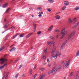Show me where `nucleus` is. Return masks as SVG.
<instances>
[{"instance_id":"obj_1","label":"nucleus","mask_w":79,"mask_h":79,"mask_svg":"<svg viewBox=\"0 0 79 79\" xmlns=\"http://www.w3.org/2000/svg\"><path fill=\"white\" fill-rule=\"evenodd\" d=\"M67 33H68V31H66V29H65V28H63L60 32V34L62 35V37L60 38V39H63L64 36L67 34Z\"/></svg>"},{"instance_id":"obj_2","label":"nucleus","mask_w":79,"mask_h":79,"mask_svg":"<svg viewBox=\"0 0 79 79\" xmlns=\"http://www.w3.org/2000/svg\"><path fill=\"white\" fill-rule=\"evenodd\" d=\"M61 54V53L59 52L58 50H57L56 52V54L54 55H53L54 54H51V57L53 58L56 59L57 58V57H58V56L59 57H60Z\"/></svg>"},{"instance_id":"obj_3","label":"nucleus","mask_w":79,"mask_h":79,"mask_svg":"<svg viewBox=\"0 0 79 79\" xmlns=\"http://www.w3.org/2000/svg\"><path fill=\"white\" fill-rule=\"evenodd\" d=\"M57 72V69H56V67H55L53 68L51 71H49L48 74H52V73H56Z\"/></svg>"},{"instance_id":"obj_4","label":"nucleus","mask_w":79,"mask_h":79,"mask_svg":"<svg viewBox=\"0 0 79 79\" xmlns=\"http://www.w3.org/2000/svg\"><path fill=\"white\" fill-rule=\"evenodd\" d=\"M69 64V61H66L64 62V64L63 65V69L68 68Z\"/></svg>"},{"instance_id":"obj_5","label":"nucleus","mask_w":79,"mask_h":79,"mask_svg":"<svg viewBox=\"0 0 79 79\" xmlns=\"http://www.w3.org/2000/svg\"><path fill=\"white\" fill-rule=\"evenodd\" d=\"M53 49L52 50V51L51 52L52 55H54V53H55V52H56V47H55V44L53 45Z\"/></svg>"},{"instance_id":"obj_6","label":"nucleus","mask_w":79,"mask_h":79,"mask_svg":"<svg viewBox=\"0 0 79 79\" xmlns=\"http://www.w3.org/2000/svg\"><path fill=\"white\" fill-rule=\"evenodd\" d=\"M67 42H68V41L67 40H66L63 43L62 46L60 48V50L61 51L62 50H63V47H64V46L65 45H66V44Z\"/></svg>"},{"instance_id":"obj_7","label":"nucleus","mask_w":79,"mask_h":79,"mask_svg":"<svg viewBox=\"0 0 79 79\" xmlns=\"http://www.w3.org/2000/svg\"><path fill=\"white\" fill-rule=\"evenodd\" d=\"M76 32V31H73V32L70 34V35H69V38H68V40H69L74 35V34H75Z\"/></svg>"},{"instance_id":"obj_8","label":"nucleus","mask_w":79,"mask_h":79,"mask_svg":"<svg viewBox=\"0 0 79 79\" xmlns=\"http://www.w3.org/2000/svg\"><path fill=\"white\" fill-rule=\"evenodd\" d=\"M0 61H2V62L1 63V64H2L4 63V61H7V59L2 58L0 60Z\"/></svg>"},{"instance_id":"obj_9","label":"nucleus","mask_w":79,"mask_h":79,"mask_svg":"<svg viewBox=\"0 0 79 79\" xmlns=\"http://www.w3.org/2000/svg\"><path fill=\"white\" fill-rule=\"evenodd\" d=\"M42 58L44 61H45V60H46V59H47V55L44 56V54H43L42 55Z\"/></svg>"},{"instance_id":"obj_10","label":"nucleus","mask_w":79,"mask_h":79,"mask_svg":"<svg viewBox=\"0 0 79 79\" xmlns=\"http://www.w3.org/2000/svg\"><path fill=\"white\" fill-rule=\"evenodd\" d=\"M64 5L67 6V5H69V2L66 1H65L64 2Z\"/></svg>"},{"instance_id":"obj_11","label":"nucleus","mask_w":79,"mask_h":79,"mask_svg":"<svg viewBox=\"0 0 79 79\" xmlns=\"http://www.w3.org/2000/svg\"><path fill=\"white\" fill-rule=\"evenodd\" d=\"M53 28V26L51 25L50 27H49L48 28V31H51L52 30V29Z\"/></svg>"},{"instance_id":"obj_12","label":"nucleus","mask_w":79,"mask_h":79,"mask_svg":"<svg viewBox=\"0 0 79 79\" xmlns=\"http://www.w3.org/2000/svg\"><path fill=\"white\" fill-rule=\"evenodd\" d=\"M32 34V33H29L28 35H27V36H26V38H29L31 35Z\"/></svg>"},{"instance_id":"obj_13","label":"nucleus","mask_w":79,"mask_h":79,"mask_svg":"<svg viewBox=\"0 0 79 79\" xmlns=\"http://www.w3.org/2000/svg\"><path fill=\"white\" fill-rule=\"evenodd\" d=\"M55 18L56 19H60V16L59 15H57L55 16Z\"/></svg>"},{"instance_id":"obj_14","label":"nucleus","mask_w":79,"mask_h":79,"mask_svg":"<svg viewBox=\"0 0 79 79\" xmlns=\"http://www.w3.org/2000/svg\"><path fill=\"white\" fill-rule=\"evenodd\" d=\"M7 6H8V3H6L5 4H4L2 6V7L3 8H5L6 7H7Z\"/></svg>"},{"instance_id":"obj_15","label":"nucleus","mask_w":79,"mask_h":79,"mask_svg":"<svg viewBox=\"0 0 79 79\" xmlns=\"http://www.w3.org/2000/svg\"><path fill=\"white\" fill-rule=\"evenodd\" d=\"M45 77V75H43V74H42V75H40V79H42L43 77Z\"/></svg>"},{"instance_id":"obj_16","label":"nucleus","mask_w":79,"mask_h":79,"mask_svg":"<svg viewBox=\"0 0 79 79\" xmlns=\"http://www.w3.org/2000/svg\"><path fill=\"white\" fill-rule=\"evenodd\" d=\"M15 50H16V48L15 47H13L12 48V49L10 50V52H13V51H14Z\"/></svg>"},{"instance_id":"obj_17","label":"nucleus","mask_w":79,"mask_h":79,"mask_svg":"<svg viewBox=\"0 0 79 79\" xmlns=\"http://www.w3.org/2000/svg\"><path fill=\"white\" fill-rule=\"evenodd\" d=\"M69 24H71L73 22V21H72V20L71 19V18H69Z\"/></svg>"},{"instance_id":"obj_18","label":"nucleus","mask_w":79,"mask_h":79,"mask_svg":"<svg viewBox=\"0 0 79 79\" xmlns=\"http://www.w3.org/2000/svg\"><path fill=\"white\" fill-rule=\"evenodd\" d=\"M76 19H77L76 18H74L73 19V21H72L73 23H76V22L77 21V20H76Z\"/></svg>"},{"instance_id":"obj_19","label":"nucleus","mask_w":79,"mask_h":79,"mask_svg":"<svg viewBox=\"0 0 79 79\" xmlns=\"http://www.w3.org/2000/svg\"><path fill=\"white\" fill-rule=\"evenodd\" d=\"M48 2L49 3H52L54 2V0H48Z\"/></svg>"},{"instance_id":"obj_20","label":"nucleus","mask_w":79,"mask_h":79,"mask_svg":"<svg viewBox=\"0 0 79 79\" xmlns=\"http://www.w3.org/2000/svg\"><path fill=\"white\" fill-rule=\"evenodd\" d=\"M36 26H37V24H33L34 29H36Z\"/></svg>"},{"instance_id":"obj_21","label":"nucleus","mask_w":79,"mask_h":79,"mask_svg":"<svg viewBox=\"0 0 79 79\" xmlns=\"http://www.w3.org/2000/svg\"><path fill=\"white\" fill-rule=\"evenodd\" d=\"M45 69L44 68H41L40 69H39V70L40 71H44V70H45Z\"/></svg>"},{"instance_id":"obj_22","label":"nucleus","mask_w":79,"mask_h":79,"mask_svg":"<svg viewBox=\"0 0 79 79\" xmlns=\"http://www.w3.org/2000/svg\"><path fill=\"white\" fill-rule=\"evenodd\" d=\"M19 35V33H17L16 34V35H14L13 37V38H12V39H14L16 37V36H17V35Z\"/></svg>"},{"instance_id":"obj_23","label":"nucleus","mask_w":79,"mask_h":79,"mask_svg":"<svg viewBox=\"0 0 79 79\" xmlns=\"http://www.w3.org/2000/svg\"><path fill=\"white\" fill-rule=\"evenodd\" d=\"M61 66L60 65L58 67L57 69L56 68V69H57V70H58V69H61Z\"/></svg>"},{"instance_id":"obj_24","label":"nucleus","mask_w":79,"mask_h":79,"mask_svg":"<svg viewBox=\"0 0 79 79\" xmlns=\"http://www.w3.org/2000/svg\"><path fill=\"white\" fill-rule=\"evenodd\" d=\"M79 56V50L77 52L76 56Z\"/></svg>"},{"instance_id":"obj_25","label":"nucleus","mask_w":79,"mask_h":79,"mask_svg":"<svg viewBox=\"0 0 79 79\" xmlns=\"http://www.w3.org/2000/svg\"><path fill=\"white\" fill-rule=\"evenodd\" d=\"M54 32H59L60 31L57 29H56L54 30Z\"/></svg>"},{"instance_id":"obj_26","label":"nucleus","mask_w":79,"mask_h":79,"mask_svg":"<svg viewBox=\"0 0 79 79\" xmlns=\"http://www.w3.org/2000/svg\"><path fill=\"white\" fill-rule=\"evenodd\" d=\"M74 74V73H73V72H72L70 74V76L69 77H72V76H73V74Z\"/></svg>"},{"instance_id":"obj_27","label":"nucleus","mask_w":79,"mask_h":79,"mask_svg":"<svg viewBox=\"0 0 79 79\" xmlns=\"http://www.w3.org/2000/svg\"><path fill=\"white\" fill-rule=\"evenodd\" d=\"M65 8H66V6H64L62 8V11H63L65 9Z\"/></svg>"},{"instance_id":"obj_28","label":"nucleus","mask_w":79,"mask_h":79,"mask_svg":"<svg viewBox=\"0 0 79 79\" xmlns=\"http://www.w3.org/2000/svg\"><path fill=\"white\" fill-rule=\"evenodd\" d=\"M24 36V34H23L20 35V37H23Z\"/></svg>"},{"instance_id":"obj_29","label":"nucleus","mask_w":79,"mask_h":79,"mask_svg":"<svg viewBox=\"0 0 79 79\" xmlns=\"http://www.w3.org/2000/svg\"><path fill=\"white\" fill-rule=\"evenodd\" d=\"M47 52V48H46L44 49V53H46Z\"/></svg>"},{"instance_id":"obj_30","label":"nucleus","mask_w":79,"mask_h":79,"mask_svg":"<svg viewBox=\"0 0 79 79\" xmlns=\"http://www.w3.org/2000/svg\"><path fill=\"white\" fill-rule=\"evenodd\" d=\"M10 8H9L7 9V10L6 11V13H8V11L10 10Z\"/></svg>"},{"instance_id":"obj_31","label":"nucleus","mask_w":79,"mask_h":79,"mask_svg":"<svg viewBox=\"0 0 79 79\" xmlns=\"http://www.w3.org/2000/svg\"><path fill=\"white\" fill-rule=\"evenodd\" d=\"M4 48H5V47L3 46L2 48H0V51H1V50H3L4 49Z\"/></svg>"},{"instance_id":"obj_32","label":"nucleus","mask_w":79,"mask_h":79,"mask_svg":"<svg viewBox=\"0 0 79 79\" xmlns=\"http://www.w3.org/2000/svg\"><path fill=\"white\" fill-rule=\"evenodd\" d=\"M8 26L7 25H5L4 26V27L3 28H7L8 27Z\"/></svg>"},{"instance_id":"obj_33","label":"nucleus","mask_w":79,"mask_h":79,"mask_svg":"<svg viewBox=\"0 0 79 79\" xmlns=\"http://www.w3.org/2000/svg\"><path fill=\"white\" fill-rule=\"evenodd\" d=\"M33 60H35V55L34 54L33 56Z\"/></svg>"},{"instance_id":"obj_34","label":"nucleus","mask_w":79,"mask_h":79,"mask_svg":"<svg viewBox=\"0 0 79 79\" xmlns=\"http://www.w3.org/2000/svg\"><path fill=\"white\" fill-rule=\"evenodd\" d=\"M79 9V7L76 6L75 8V10H76V11H77V10H78Z\"/></svg>"},{"instance_id":"obj_35","label":"nucleus","mask_w":79,"mask_h":79,"mask_svg":"<svg viewBox=\"0 0 79 79\" xmlns=\"http://www.w3.org/2000/svg\"><path fill=\"white\" fill-rule=\"evenodd\" d=\"M30 74H32V69H31L30 70Z\"/></svg>"},{"instance_id":"obj_36","label":"nucleus","mask_w":79,"mask_h":79,"mask_svg":"<svg viewBox=\"0 0 79 79\" xmlns=\"http://www.w3.org/2000/svg\"><path fill=\"white\" fill-rule=\"evenodd\" d=\"M42 33V32H41V31H38L37 32V34H38V35H39L40 34Z\"/></svg>"},{"instance_id":"obj_37","label":"nucleus","mask_w":79,"mask_h":79,"mask_svg":"<svg viewBox=\"0 0 79 79\" xmlns=\"http://www.w3.org/2000/svg\"><path fill=\"white\" fill-rule=\"evenodd\" d=\"M55 43V42L51 41V44H53L54 45V44Z\"/></svg>"},{"instance_id":"obj_38","label":"nucleus","mask_w":79,"mask_h":79,"mask_svg":"<svg viewBox=\"0 0 79 79\" xmlns=\"http://www.w3.org/2000/svg\"><path fill=\"white\" fill-rule=\"evenodd\" d=\"M47 61L48 63H50V59H47Z\"/></svg>"},{"instance_id":"obj_39","label":"nucleus","mask_w":79,"mask_h":79,"mask_svg":"<svg viewBox=\"0 0 79 79\" xmlns=\"http://www.w3.org/2000/svg\"><path fill=\"white\" fill-rule=\"evenodd\" d=\"M37 74H36L33 76V78H35L37 76Z\"/></svg>"},{"instance_id":"obj_40","label":"nucleus","mask_w":79,"mask_h":79,"mask_svg":"<svg viewBox=\"0 0 79 79\" xmlns=\"http://www.w3.org/2000/svg\"><path fill=\"white\" fill-rule=\"evenodd\" d=\"M42 10V8L41 7H39V8H38L37 10Z\"/></svg>"},{"instance_id":"obj_41","label":"nucleus","mask_w":79,"mask_h":79,"mask_svg":"<svg viewBox=\"0 0 79 79\" xmlns=\"http://www.w3.org/2000/svg\"><path fill=\"white\" fill-rule=\"evenodd\" d=\"M47 10L49 12H51V9H50L49 8L48 9H47Z\"/></svg>"},{"instance_id":"obj_42","label":"nucleus","mask_w":79,"mask_h":79,"mask_svg":"<svg viewBox=\"0 0 79 79\" xmlns=\"http://www.w3.org/2000/svg\"><path fill=\"white\" fill-rule=\"evenodd\" d=\"M48 68H50V67H51V64H48Z\"/></svg>"},{"instance_id":"obj_43","label":"nucleus","mask_w":79,"mask_h":79,"mask_svg":"<svg viewBox=\"0 0 79 79\" xmlns=\"http://www.w3.org/2000/svg\"><path fill=\"white\" fill-rule=\"evenodd\" d=\"M36 68H37V65H35L34 67V69H36Z\"/></svg>"},{"instance_id":"obj_44","label":"nucleus","mask_w":79,"mask_h":79,"mask_svg":"<svg viewBox=\"0 0 79 79\" xmlns=\"http://www.w3.org/2000/svg\"><path fill=\"white\" fill-rule=\"evenodd\" d=\"M4 68L3 66H2L1 67H0V69H3Z\"/></svg>"},{"instance_id":"obj_45","label":"nucleus","mask_w":79,"mask_h":79,"mask_svg":"<svg viewBox=\"0 0 79 79\" xmlns=\"http://www.w3.org/2000/svg\"><path fill=\"white\" fill-rule=\"evenodd\" d=\"M40 14H43V12H39L38 14L40 15Z\"/></svg>"},{"instance_id":"obj_46","label":"nucleus","mask_w":79,"mask_h":79,"mask_svg":"<svg viewBox=\"0 0 79 79\" xmlns=\"http://www.w3.org/2000/svg\"><path fill=\"white\" fill-rule=\"evenodd\" d=\"M43 64L44 65H45V64H47V63L45 62H44L43 63Z\"/></svg>"},{"instance_id":"obj_47","label":"nucleus","mask_w":79,"mask_h":79,"mask_svg":"<svg viewBox=\"0 0 79 79\" xmlns=\"http://www.w3.org/2000/svg\"><path fill=\"white\" fill-rule=\"evenodd\" d=\"M22 66H23V65H21L19 67V69H20L21 67H22Z\"/></svg>"},{"instance_id":"obj_48","label":"nucleus","mask_w":79,"mask_h":79,"mask_svg":"<svg viewBox=\"0 0 79 79\" xmlns=\"http://www.w3.org/2000/svg\"><path fill=\"white\" fill-rule=\"evenodd\" d=\"M50 39H54V37H53V36H51L50 37Z\"/></svg>"},{"instance_id":"obj_49","label":"nucleus","mask_w":79,"mask_h":79,"mask_svg":"<svg viewBox=\"0 0 79 79\" xmlns=\"http://www.w3.org/2000/svg\"><path fill=\"white\" fill-rule=\"evenodd\" d=\"M47 44H48V45H50V44H51V42H47Z\"/></svg>"},{"instance_id":"obj_50","label":"nucleus","mask_w":79,"mask_h":79,"mask_svg":"<svg viewBox=\"0 0 79 79\" xmlns=\"http://www.w3.org/2000/svg\"><path fill=\"white\" fill-rule=\"evenodd\" d=\"M59 36H60V34H58L57 35V36H56V38H58V37H59Z\"/></svg>"},{"instance_id":"obj_51","label":"nucleus","mask_w":79,"mask_h":79,"mask_svg":"<svg viewBox=\"0 0 79 79\" xmlns=\"http://www.w3.org/2000/svg\"><path fill=\"white\" fill-rule=\"evenodd\" d=\"M5 75H3L2 78H5Z\"/></svg>"},{"instance_id":"obj_52","label":"nucleus","mask_w":79,"mask_h":79,"mask_svg":"<svg viewBox=\"0 0 79 79\" xmlns=\"http://www.w3.org/2000/svg\"><path fill=\"white\" fill-rule=\"evenodd\" d=\"M39 17H41L42 16V14H40L38 15Z\"/></svg>"},{"instance_id":"obj_53","label":"nucleus","mask_w":79,"mask_h":79,"mask_svg":"<svg viewBox=\"0 0 79 79\" xmlns=\"http://www.w3.org/2000/svg\"><path fill=\"white\" fill-rule=\"evenodd\" d=\"M25 76H26V74H24L23 75V77H25Z\"/></svg>"},{"instance_id":"obj_54","label":"nucleus","mask_w":79,"mask_h":79,"mask_svg":"<svg viewBox=\"0 0 79 79\" xmlns=\"http://www.w3.org/2000/svg\"><path fill=\"white\" fill-rule=\"evenodd\" d=\"M18 76H19L18 75H16V76H15V77H16V78H17V77H18Z\"/></svg>"},{"instance_id":"obj_55","label":"nucleus","mask_w":79,"mask_h":79,"mask_svg":"<svg viewBox=\"0 0 79 79\" xmlns=\"http://www.w3.org/2000/svg\"><path fill=\"white\" fill-rule=\"evenodd\" d=\"M8 77V75H7L6 77H5V79H6V78H7Z\"/></svg>"},{"instance_id":"obj_56","label":"nucleus","mask_w":79,"mask_h":79,"mask_svg":"<svg viewBox=\"0 0 79 79\" xmlns=\"http://www.w3.org/2000/svg\"><path fill=\"white\" fill-rule=\"evenodd\" d=\"M6 65V64H5L3 65V66H4V67H5V66Z\"/></svg>"},{"instance_id":"obj_57","label":"nucleus","mask_w":79,"mask_h":79,"mask_svg":"<svg viewBox=\"0 0 79 79\" xmlns=\"http://www.w3.org/2000/svg\"><path fill=\"white\" fill-rule=\"evenodd\" d=\"M14 45V44H13V45H12L11 46H10V48H11V47H13Z\"/></svg>"},{"instance_id":"obj_58","label":"nucleus","mask_w":79,"mask_h":79,"mask_svg":"<svg viewBox=\"0 0 79 79\" xmlns=\"http://www.w3.org/2000/svg\"><path fill=\"white\" fill-rule=\"evenodd\" d=\"M13 28H14V27H12L10 28V29H13Z\"/></svg>"},{"instance_id":"obj_59","label":"nucleus","mask_w":79,"mask_h":79,"mask_svg":"<svg viewBox=\"0 0 79 79\" xmlns=\"http://www.w3.org/2000/svg\"><path fill=\"white\" fill-rule=\"evenodd\" d=\"M33 48V47L32 46L31 48V50H32V49Z\"/></svg>"},{"instance_id":"obj_60","label":"nucleus","mask_w":79,"mask_h":79,"mask_svg":"<svg viewBox=\"0 0 79 79\" xmlns=\"http://www.w3.org/2000/svg\"><path fill=\"white\" fill-rule=\"evenodd\" d=\"M35 29H34V32H35Z\"/></svg>"},{"instance_id":"obj_61","label":"nucleus","mask_w":79,"mask_h":79,"mask_svg":"<svg viewBox=\"0 0 79 79\" xmlns=\"http://www.w3.org/2000/svg\"><path fill=\"white\" fill-rule=\"evenodd\" d=\"M4 31V32H2V33L3 34V33H4V32H5V31Z\"/></svg>"},{"instance_id":"obj_62","label":"nucleus","mask_w":79,"mask_h":79,"mask_svg":"<svg viewBox=\"0 0 79 79\" xmlns=\"http://www.w3.org/2000/svg\"><path fill=\"white\" fill-rule=\"evenodd\" d=\"M64 61H63L62 62V63H64Z\"/></svg>"},{"instance_id":"obj_63","label":"nucleus","mask_w":79,"mask_h":79,"mask_svg":"<svg viewBox=\"0 0 79 79\" xmlns=\"http://www.w3.org/2000/svg\"><path fill=\"white\" fill-rule=\"evenodd\" d=\"M35 23V21H34V22H33V24H34V23Z\"/></svg>"},{"instance_id":"obj_64","label":"nucleus","mask_w":79,"mask_h":79,"mask_svg":"<svg viewBox=\"0 0 79 79\" xmlns=\"http://www.w3.org/2000/svg\"><path fill=\"white\" fill-rule=\"evenodd\" d=\"M75 79H78V78L77 77Z\"/></svg>"}]
</instances>
